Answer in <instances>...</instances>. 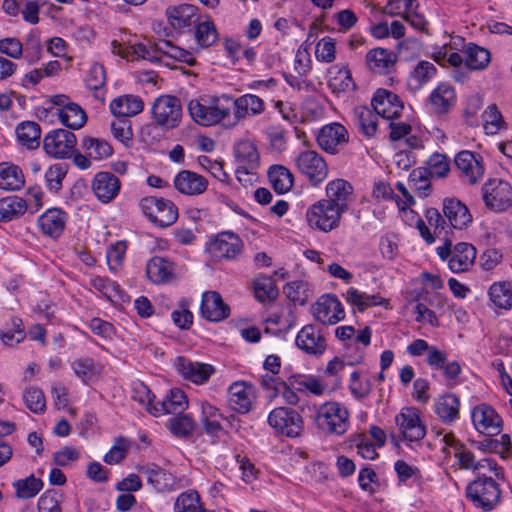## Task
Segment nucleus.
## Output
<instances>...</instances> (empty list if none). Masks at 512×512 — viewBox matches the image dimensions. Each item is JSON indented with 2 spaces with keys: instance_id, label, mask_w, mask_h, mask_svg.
I'll list each match as a JSON object with an SVG mask.
<instances>
[{
  "instance_id": "obj_1",
  "label": "nucleus",
  "mask_w": 512,
  "mask_h": 512,
  "mask_svg": "<svg viewBox=\"0 0 512 512\" xmlns=\"http://www.w3.org/2000/svg\"><path fill=\"white\" fill-rule=\"evenodd\" d=\"M188 111L191 118L201 126H212L221 122L229 125L231 120L230 96L222 95L204 105L198 100H191L188 104Z\"/></svg>"
},
{
  "instance_id": "obj_2",
  "label": "nucleus",
  "mask_w": 512,
  "mask_h": 512,
  "mask_svg": "<svg viewBox=\"0 0 512 512\" xmlns=\"http://www.w3.org/2000/svg\"><path fill=\"white\" fill-rule=\"evenodd\" d=\"M466 497L476 508L483 511L494 509L501 498V490L498 483L486 474V471L478 475L470 482L465 490Z\"/></svg>"
},
{
  "instance_id": "obj_3",
  "label": "nucleus",
  "mask_w": 512,
  "mask_h": 512,
  "mask_svg": "<svg viewBox=\"0 0 512 512\" xmlns=\"http://www.w3.org/2000/svg\"><path fill=\"white\" fill-rule=\"evenodd\" d=\"M315 423L323 433L340 436L348 430L349 412L338 402H326L318 408Z\"/></svg>"
},
{
  "instance_id": "obj_4",
  "label": "nucleus",
  "mask_w": 512,
  "mask_h": 512,
  "mask_svg": "<svg viewBox=\"0 0 512 512\" xmlns=\"http://www.w3.org/2000/svg\"><path fill=\"white\" fill-rule=\"evenodd\" d=\"M139 205L144 215L161 228L171 226L178 219V209L169 199L147 196L140 200Z\"/></svg>"
},
{
  "instance_id": "obj_5",
  "label": "nucleus",
  "mask_w": 512,
  "mask_h": 512,
  "mask_svg": "<svg viewBox=\"0 0 512 512\" xmlns=\"http://www.w3.org/2000/svg\"><path fill=\"white\" fill-rule=\"evenodd\" d=\"M342 213L323 199L315 202L306 211V221L310 228L327 233L340 226Z\"/></svg>"
},
{
  "instance_id": "obj_6",
  "label": "nucleus",
  "mask_w": 512,
  "mask_h": 512,
  "mask_svg": "<svg viewBox=\"0 0 512 512\" xmlns=\"http://www.w3.org/2000/svg\"><path fill=\"white\" fill-rule=\"evenodd\" d=\"M152 115L158 126L165 129H173L177 127L181 121V102L175 96L162 95L155 100Z\"/></svg>"
},
{
  "instance_id": "obj_7",
  "label": "nucleus",
  "mask_w": 512,
  "mask_h": 512,
  "mask_svg": "<svg viewBox=\"0 0 512 512\" xmlns=\"http://www.w3.org/2000/svg\"><path fill=\"white\" fill-rule=\"evenodd\" d=\"M268 423L279 433L291 438L299 437L304 427L302 416L297 411L286 407L273 409L268 416Z\"/></svg>"
},
{
  "instance_id": "obj_8",
  "label": "nucleus",
  "mask_w": 512,
  "mask_h": 512,
  "mask_svg": "<svg viewBox=\"0 0 512 512\" xmlns=\"http://www.w3.org/2000/svg\"><path fill=\"white\" fill-rule=\"evenodd\" d=\"M77 139L73 132L65 129L50 131L43 140L45 152L55 158L71 157L75 152Z\"/></svg>"
},
{
  "instance_id": "obj_9",
  "label": "nucleus",
  "mask_w": 512,
  "mask_h": 512,
  "mask_svg": "<svg viewBox=\"0 0 512 512\" xmlns=\"http://www.w3.org/2000/svg\"><path fill=\"white\" fill-rule=\"evenodd\" d=\"M296 165L313 186H317L328 176L327 164L316 151L306 150L301 152L296 158Z\"/></svg>"
},
{
  "instance_id": "obj_10",
  "label": "nucleus",
  "mask_w": 512,
  "mask_h": 512,
  "mask_svg": "<svg viewBox=\"0 0 512 512\" xmlns=\"http://www.w3.org/2000/svg\"><path fill=\"white\" fill-rule=\"evenodd\" d=\"M482 191L486 206L493 211H504L512 204V188L506 181L490 180Z\"/></svg>"
},
{
  "instance_id": "obj_11",
  "label": "nucleus",
  "mask_w": 512,
  "mask_h": 512,
  "mask_svg": "<svg viewBox=\"0 0 512 512\" xmlns=\"http://www.w3.org/2000/svg\"><path fill=\"white\" fill-rule=\"evenodd\" d=\"M471 418L475 429L486 436L498 435L502 430V418L493 407L487 404L474 407Z\"/></svg>"
},
{
  "instance_id": "obj_12",
  "label": "nucleus",
  "mask_w": 512,
  "mask_h": 512,
  "mask_svg": "<svg viewBox=\"0 0 512 512\" xmlns=\"http://www.w3.org/2000/svg\"><path fill=\"white\" fill-rule=\"evenodd\" d=\"M402 438L409 442H418L426 435V428L420 420L417 409L405 407L395 417Z\"/></svg>"
},
{
  "instance_id": "obj_13",
  "label": "nucleus",
  "mask_w": 512,
  "mask_h": 512,
  "mask_svg": "<svg viewBox=\"0 0 512 512\" xmlns=\"http://www.w3.org/2000/svg\"><path fill=\"white\" fill-rule=\"evenodd\" d=\"M353 192V186L348 181L337 178L328 182L325 189L326 198L323 200L344 214L353 202Z\"/></svg>"
},
{
  "instance_id": "obj_14",
  "label": "nucleus",
  "mask_w": 512,
  "mask_h": 512,
  "mask_svg": "<svg viewBox=\"0 0 512 512\" xmlns=\"http://www.w3.org/2000/svg\"><path fill=\"white\" fill-rule=\"evenodd\" d=\"M313 315L324 325H334L344 319L345 311L335 295L326 294L319 297L313 306Z\"/></svg>"
},
{
  "instance_id": "obj_15",
  "label": "nucleus",
  "mask_w": 512,
  "mask_h": 512,
  "mask_svg": "<svg viewBox=\"0 0 512 512\" xmlns=\"http://www.w3.org/2000/svg\"><path fill=\"white\" fill-rule=\"evenodd\" d=\"M347 129L340 123L334 122L323 126L317 135V143L324 151L335 154L339 148L348 143Z\"/></svg>"
},
{
  "instance_id": "obj_16",
  "label": "nucleus",
  "mask_w": 512,
  "mask_h": 512,
  "mask_svg": "<svg viewBox=\"0 0 512 512\" xmlns=\"http://www.w3.org/2000/svg\"><path fill=\"white\" fill-rule=\"evenodd\" d=\"M455 457L458 459L460 468L471 469L481 475L484 471L494 472L497 478H503L502 468L497 466L495 460L491 458H483L476 460L475 455L464 445H459L455 451Z\"/></svg>"
},
{
  "instance_id": "obj_17",
  "label": "nucleus",
  "mask_w": 512,
  "mask_h": 512,
  "mask_svg": "<svg viewBox=\"0 0 512 512\" xmlns=\"http://www.w3.org/2000/svg\"><path fill=\"white\" fill-rule=\"evenodd\" d=\"M210 250L215 258L235 259L243 250V241L237 234L225 231L217 235L211 243Z\"/></svg>"
},
{
  "instance_id": "obj_18",
  "label": "nucleus",
  "mask_w": 512,
  "mask_h": 512,
  "mask_svg": "<svg viewBox=\"0 0 512 512\" xmlns=\"http://www.w3.org/2000/svg\"><path fill=\"white\" fill-rule=\"evenodd\" d=\"M174 366L177 372L186 380L195 384H203L215 372L213 366L205 363L192 362L191 360L179 356L175 359Z\"/></svg>"
},
{
  "instance_id": "obj_19",
  "label": "nucleus",
  "mask_w": 512,
  "mask_h": 512,
  "mask_svg": "<svg viewBox=\"0 0 512 512\" xmlns=\"http://www.w3.org/2000/svg\"><path fill=\"white\" fill-rule=\"evenodd\" d=\"M295 343L305 353L315 356L322 355L327 346L321 331L312 324L304 326L298 332Z\"/></svg>"
},
{
  "instance_id": "obj_20",
  "label": "nucleus",
  "mask_w": 512,
  "mask_h": 512,
  "mask_svg": "<svg viewBox=\"0 0 512 512\" xmlns=\"http://www.w3.org/2000/svg\"><path fill=\"white\" fill-rule=\"evenodd\" d=\"M455 165L460 171L461 177L471 185L477 183L484 174L481 158L467 150L456 155Z\"/></svg>"
},
{
  "instance_id": "obj_21",
  "label": "nucleus",
  "mask_w": 512,
  "mask_h": 512,
  "mask_svg": "<svg viewBox=\"0 0 512 512\" xmlns=\"http://www.w3.org/2000/svg\"><path fill=\"white\" fill-rule=\"evenodd\" d=\"M201 314L208 321L220 322L229 317L230 308L217 291H207L202 295Z\"/></svg>"
},
{
  "instance_id": "obj_22",
  "label": "nucleus",
  "mask_w": 512,
  "mask_h": 512,
  "mask_svg": "<svg viewBox=\"0 0 512 512\" xmlns=\"http://www.w3.org/2000/svg\"><path fill=\"white\" fill-rule=\"evenodd\" d=\"M228 402L232 410L245 414L252 409L255 401L253 387L245 382H234L228 390Z\"/></svg>"
},
{
  "instance_id": "obj_23",
  "label": "nucleus",
  "mask_w": 512,
  "mask_h": 512,
  "mask_svg": "<svg viewBox=\"0 0 512 512\" xmlns=\"http://www.w3.org/2000/svg\"><path fill=\"white\" fill-rule=\"evenodd\" d=\"M377 115L393 119L400 115L403 104L399 97L391 91L378 89L371 102Z\"/></svg>"
},
{
  "instance_id": "obj_24",
  "label": "nucleus",
  "mask_w": 512,
  "mask_h": 512,
  "mask_svg": "<svg viewBox=\"0 0 512 512\" xmlns=\"http://www.w3.org/2000/svg\"><path fill=\"white\" fill-rule=\"evenodd\" d=\"M207 186L206 178L190 170H182L174 177L175 189L184 195H200L206 191Z\"/></svg>"
},
{
  "instance_id": "obj_25",
  "label": "nucleus",
  "mask_w": 512,
  "mask_h": 512,
  "mask_svg": "<svg viewBox=\"0 0 512 512\" xmlns=\"http://www.w3.org/2000/svg\"><path fill=\"white\" fill-rule=\"evenodd\" d=\"M231 110H233V119L229 125L235 126L240 120L244 119L249 111L253 115L260 114L264 110V102L256 95L246 94L237 99L230 97Z\"/></svg>"
},
{
  "instance_id": "obj_26",
  "label": "nucleus",
  "mask_w": 512,
  "mask_h": 512,
  "mask_svg": "<svg viewBox=\"0 0 512 512\" xmlns=\"http://www.w3.org/2000/svg\"><path fill=\"white\" fill-rule=\"evenodd\" d=\"M120 185V180L113 173L100 172L96 174L92 188L94 194L100 201L108 203L117 196Z\"/></svg>"
},
{
  "instance_id": "obj_27",
  "label": "nucleus",
  "mask_w": 512,
  "mask_h": 512,
  "mask_svg": "<svg viewBox=\"0 0 512 512\" xmlns=\"http://www.w3.org/2000/svg\"><path fill=\"white\" fill-rule=\"evenodd\" d=\"M443 214L455 229L466 228L472 222L468 207L456 198H447L443 202Z\"/></svg>"
},
{
  "instance_id": "obj_28",
  "label": "nucleus",
  "mask_w": 512,
  "mask_h": 512,
  "mask_svg": "<svg viewBox=\"0 0 512 512\" xmlns=\"http://www.w3.org/2000/svg\"><path fill=\"white\" fill-rule=\"evenodd\" d=\"M397 62L396 54L385 48H374L366 54V64L374 73L388 74Z\"/></svg>"
},
{
  "instance_id": "obj_29",
  "label": "nucleus",
  "mask_w": 512,
  "mask_h": 512,
  "mask_svg": "<svg viewBox=\"0 0 512 512\" xmlns=\"http://www.w3.org/2000/svg\"><path fill=\"white\" fill-rule=\"evenodd\" d=\"M475 258V247L469 243L460 242L453 247L448 266L454 273L465 272L473 265Z\"/></svg>"
},
{
  "instance_id": "obj_30",
  "label": "nucleus",
  "mask_w": 512,
  "mask_h": 512,
  "mask_svg": "<svg viewBox=\"0 0 512 512\" xmlns=\"http://www.w3.org/2000/svg\"><path fill=\"white\" fill-rule=\"evenodd\" d=\"M197 7L190 4H181L168 7L166 15L170 25L174 29H183L195 25L198 22Z\"/></svg>"
},
{
  "instance_id": "obj_31",
  "label": "nucleus",
  "mask_w": 512,
  "mask_h": 512,
  "mask_svg": "<svg viewBox=\"0 0 512 512\" xmlns=\"http://www.w3.org/2000/svg\"><path fill=\"white\" fill-rule=\"evenodd\" d=\"M67 216L59 208L48 209L38 219V224L45 235L53 238L59 237L66 224Z\"/></svg>"
},
{
  "instance_id": "obj_32",
  "label": "nucleus",
  "mask_w": 512,
  "mask_h": 512,
  "mask_svg": "<svg viewBox=\"0 0 512 512\" xmlns=\"http://www.w3.org/2000/svg\"><path fill=\"white\" fill-rule=\"evenodd\" d=\"M144 108V103L139 96L123 95L115 98L110 103V110L115 118L133 117Z\"/></svg>"
},
{
  "instance_id": "obj_33",
  "label": "nucleus",
  "mask_w": 512,
  "mask_h": 512,
  "mask_svg": "<svg viewBox=\"0 0 512 512\" xmlns=\"http://www.w3.org/2000/svg\"><path fill=\"white\" fill-rule=\"evenodd\" d=\"M188 406L187 397L184 392L178 388L171 389L165 399L150 410V414L159 416L161 414H180Z\"/></svg>"
},
{
  "instance_id": "obj_34",
  "label": "nucleus",
  "mask_w": 512,
  "mask_h": 512,
  "mask_svg": "<svg viewBox=\"0 0 512 512\" xmlns=\"http://www.w3.org/2000/svg\"><path fill=\"white\" fill-rule=\"evenodd\" d=\"M429 101L435 113H447L455 104V91L451 85L442 83L432 91Z\"/></svg>"
},
{
  "instance_id": "obj_35",
  "label": "nucleus",
  "mask_w": 512,
  "mask_h": 512,
  "mask_svg": "<svg viewBox=\"0 0 512 512\" xmlns=\"http://www.w3.org/2000/svg\"><path fill=\"white\" fill-rule=\"evenodd\" d=\"M173 263L163 257H153L146 267V273L150 281L155 284L169 282L173 278Z\"/></svg>"
},
{
  "instance_id": "obj_36",
  "label": "nucleus",
  "mask_w": 512,
  "mask_h": 512,
  "mask_svg": "<svg viewBox=\"0 0 512 512\" xmlns=\"http://www.w3.org/2000/svg\"><path fill=\"white\" fill-rule=\"evenodd\" d=\"M328 76V86L333 93L350 92L355 88L351 73L346 66H332L328 70Z\"/></svg>"
},
{
  "instance_id": "obj_37",
  "label": "nucleus",
  "mask_w": 512,
  "mask_h": 512,
  "mask_svg": "<svg viewBox=\"0 0 512 512\" xmlns=\"http://www.w3.org/2000/svg\"><path fill=\"white\" fill-rule=\"evenodd\" d=\"M16 136L18 142L28 148L35 149L40 145L41 128L34 121H23L16 126Z\"/></svg>"
},
{
  "instance_id": "obj_38",
  "label": "nucleus",
  "mask_w": 512,
  "mask_h": 512,
  "mask_svg": "<svg viewBox=\"0 0 512 512\" xmlns=\"http://www.w3.org/2000/svg\"><path fill=\"white\" fill-rule=\"evenodd\" d=\"M22 170L13 164L0 163V189L19 190L24 186Z\"/></svg>"
},
{
  "instance_id": "obj_39",
  "label": "nucleus",
  "mask_w": 512,
  "mask_h": 512,
  "mask_svg": "<svg viewBox=\"0 0 512 512\" xmlns=\"http://www.w3.org/2000/svg\"><path fill=\"white\" fill-rule=\"evenodd\" d=\"M269 181L278 194H284L293 186L294 176L289 169L282 165H273L268 170Z\"/></svg>"
},
{
  "instance_id": "obj_40",
  "label": "nucleus",
  "mask_w": 512,
  "mask_h": 512,
  "mask_svg": "<svg viewBox=\"0 0 512 512\" xmlns=\"http://www.w3.org/2000/svg\"><path fill=\"white\" fill-rule=\"evenodd\" d=\"M60 122L70 129H79L87 121L85 111L76 103L64 105L58 112Z\"/></svg>"
},
{
  "instance_id": "obj_41",
  "label": "nucleus",
  "mask_w": 512,
  "mask_h": 512,
  "mask_svg": "<svg viewBox=\"0 0 512 512\" xmlns=\"http://www.w3.org/2000/svg\"><path fill=\"white\" fill-rule=\"evenodd\" d=\"M459 399L453 394L440 397L435 403V412L445 423H451L459 415Z\"/></svg>"
},
{
  "instance_id": "obj_42",
  "label": "nucleus",
  "mask_w": 512,
  "mask_h": 512,
  "mask_svg": "<svg viewBox=\"0 0 512 512\" xmlns=\"http://www.w3.org/2000/svg\"><path fill=\"white\" fill-rule=\"evenodd\" d=\"M27 210L26 201L18 196L0 199V221L6 222L22 216Z\"/></svg>"
},
{
  "instance_id": "obj_43",
  "label": "nucleus",
  "mask_w": 512,
  "mask_h": 512,
  "mask_svg": "<svg viewBox=\"0 0 512 512\" xmlns=\"http://www.w3.org/2000/svg\"><path fill=\"white\" fill-rule=\"evenodd\" d=\"M234 153L239 165H248V168L259 166V153L253 142L249 140L239 141L235 145Z\"/></svg>"
},
{
  "instance_id": "obj_44",
  "label": "nucleus",
  "mask_w": 512,
  "mask_h": 512,
  "mask_svg": "<svg viewBox=\"0 0 512 512\" xmlns=\"http://www.w3.org/2000/svg\"><path fill=\"white\" fill-rule=\"evenodd\" d=\"M465 64L471 70H481L490 62V53L487 49L474 43H468L464 51Z\"/></svg>"
},
{
  "instance_id": "obj_45",
  "label": "nucleus",
  "mask_w": 512,
  "mask_h": 512,
  "mask_svg": "<svg viewBox=\"0 0 512 512\" xmlns=\"http://www.w3.org/2000/svg\"><path fill=\"white\" fill-rule=\"evenodd\" d=\"M490 300L495 306L502 309L512 307V284L510 282H498L489 289Z\"/></svg>"
},
{
  "instance_id": "obj_46",
  "label": "nucleus",
  "mask_w": 512,
  "mask_h": 512,
  "mask_svg": "<svg viewBox=\"0 0 512 512\" xmlns=\"http://www.w3.org/2000/svg\"><path fill=\"white\" fill-rule=\"evenodd\" d=\"M147 481L158 491L169 489L173 486V477L157 465H151L143 469Z\"/></svg>"
},
{
  "instance_id": "obj_47",
  "label": "nucleus",
  "mask_w": 512,
  "mask_h": 512,
  "mask_svg": "<svg viewBox=\"0 0 512 512\" xmlns=\"http://www.w3.org/2000/svg\"><path fill=\"white\" fill-rule=\"evenodd\" d=\"M82 148L89 158L95 160L107 158L113 152L111 145L107 141L93 137H85L82 141Z\"/></svg>"
},
{
  "instance_id": "obj_48",
  "label": "nucleus",
  "mask_w": 512,
  "mask_h": 512,
  "mask_svg": "<svg viewBox=\"0 0 512 512\" xmlns=\"http://www.w3.org/2000/svg\"><path fill=\"white\" fill-rule=\"evenodd\" d=\"M359 130L366 136L372 137L377 131L378 116L367 107H358L354 111Z\"/></svg>"
},
{
  "instance_id": "obj_49",
  "label": "nucleus",
  "mask_w": 512,
  "mask_h": 512,
  "mask_svg": "<svg viewBox=\"0 0 512 512\" xmlns=\"http://www.w3.org/2000/svg\"><path fill=\"white\" fill-rule=\"evenodd\" d=\"M436 74V67L429 61H420L409 78V86L415 90L420 89Z\"/></svg>"
},
{
  "instance_id": "obj_50",
  "label": "nucleus",
  "mask_w": 512,
  "mask_h": 512,
  "mask_svg": "<svg viewBox=\"0 0 512 512\" xmlns=\"http://www.w3.org/2000/svg\"><path fill=\"white\" fill-rule=\"evenodd\" d=\"M106 83V72L102 65L94 63L89 70L86 78L87 87L94 91L95 98L99 100L104 99L102 88Z\"/></svg>"
},
{
  "instance_id": "obj_51",
  "label": "nucleus",
  "mask_w": 512,
  "mask_h": 512,
  "mask_svg": "<svg viewBox=\"0 0 512 512\" xmlns=\"http://www.w3.org/2000/svg\"><path fill=\"white\" fill-rule=\"evenodd\" d=\"M194 26V36L197 43L201 47H210L216 42L218 38V33L214 23L211 20L196 22Z\"/></svg>"
},
{
  "instance_id": "obj_52",
  "label": "nucleus",
  "mask_w": 512,
  "mask_h": 512,
  "mask_svg": "<svg viewBox=\"0 0 512 512\" xmlns=\"http://www.w3.org/2000/svg\"><path fill=\"white\" fill-rule=\"evenodd\" d=\"M16 490V496L22 499H30L36 496L43 487L41 479L34 477L33 475L17 480L13 483Z\"/></svg>"
},
{
  "instance_id": "obj_53",
  "label": "nucleus",
  "mask_w": 512,
  "mask_h": 512,
  "mask_svg": "<svg viewBox=\"0 0 512 512\" xmlns=\"http://www.w3.org/2000/svg\"><path fill=\"white\" fill-rule=\"evenodd\" d=\"M255 297L260 302L271 301L278 297V289L271 277H259L254 281Z\"/></svg>"
},
{
  "instance_id": "obj_54",
  "label": "nucleus",
  "mask_w": 512,
  "mask_h": 512,
  "mask_svg": "<svg viewBox=\"0 0 512 512\" xmlns=\"http://www.w3.org/2000/svg\"><path fill=\"white\" fill-rule=\"evenodd\" d=\"M90 285L107 299L114 301L121 298L120 286L107 277L95 276L90 279Z\"/></svg>"
},
{
  "instance_id": "obj_55",
  "label": "nucleus",
  "mask_w": 512,
  "mask_h": 512,
  "mask_svg": "<svg viewBox=\"0 0 512 512\" xmlns=\"http://www.w3.org/2000/svg\"><path fill=\"white\" fill-rule=\"evenodd\" d=\"M483 128L488 135H494L504 127V121L495 104L489 105L482 114Z\"/></svg>"
},
{
  "instance_id": "obj_56",
  "label": "nucleus",
  "mask_w": 512,
  "mask_h": 512,
  "mask_svg": "<svg viewBox=\"0 0 512 512\" xmlns=\"http://www.w3.org/2000/svg\"><path fill=\"white\" fill-rule=\"evenodd\" d=\"M345 299L347 302L357 306L359 311H364L367 307L381 303V298L378 295H368L353 287L347 290Z\"/></svg>"
},
{
  "instance_id": "obj_57",
  "label": "nucleus",
  "mask_w": 512,
  "mask_h": 512,
  "mask_svg": "<svg viewBox=\"0 0 512 512\" xmlns=\"http://www.w3.org/2000/svg\"><path fill=\"white\" fill-rule=\"evenodd\" d=\"M26 407L33 413L41 414L46 409V399L42 390L38 387H29L23 393Z\"/></svg>"
},
{
  "instance_id": "obj_58",
  "label": "nucleus",
  "mask_w": 512,
  "mask_h": 512,
  "mask_svg": "<svg viewBox=\"0 0 512 512\" xmlns=\"http://www.w3.org/2000/svg\"><path fill=\"white\" fill-rule=\"evenodd\" d=\"M175 512H201L200 496L196 491H187L178 496Z\"/></svg>"
},
{
  "instance_id": "obj_59",
  "label": "nucleus",
  "mask_w": 512,
  "mask_h": 512,
  "mask_svg": "<svg viewBox=\"0 0 512 512\" xmlns=\"http://www.w3.org/2000/svg\"><path fill=\"white\" fill-rule=\"evenodd\" d=\"M425 169L428 174L432 177L443 178L447 176L450 171V162L446 155L441 153L432 154L428 161Z\"/></svg>"
},
{
  "instance_id": "obj_60",
  "label": "nucleus",
  "mask_w": 512,
  "mask_h": 512,
  "mask_svg": "<svg viewBox=\"0 0 512 512\" xmlns=\"http://www.w3.org/2000/svg\"><path fill=\"white\" fill-rule=\"evenodd\" d=\"M72 369L75 374L87 383L96 377L99 373V368L95 362L90 358H79L72 362Z\"/></svg>"
},
{
  "instance_id": "obj_61",
  "label": "nucleus",
  "mask_w": 512,
  "mask_h": 512,
  "mask_svg": "<svg viewBox=\"0 0 512 512\" xmlns=\"http://www.w3.org/2000/svg\"><path fill=\"white\" fill-rule=\"evenodd\" d=\"M430 177L425 168L420 167L411 172L409 182L420 197L428 196L431 187Z\"/></svg>"
},
{
  "instance_id": "obj_62",
  "label": "nucleus",
  "mask_w": 512,
  "mask_h": 512,
  "mask_svg": "<svg viewBox=\"0 0 512 512\" xmlns=\"http://www.w3.org/2000/svg\"><path fill=\"white\" fill-rule=\"evenodd\" d=\"M111 130H112L113 136L118 141L123 143L125 146L130 145V143L132 141V137H133V132H132V128H131V121L129 119L116 118L111 123Z\"/></svg>"
},
{
  "instance_id": "obj_63",
  "label": "nucleus",
  "mask_w": 512,
  "mask_h": 512,
  "mask_svg": "<svg viewBox=\"0 0 512 512\" xmlns=\"http://www.w3.org/2000/svg\"><path fill=\"white\" fill-rule=\"evenodd\" d=\"M67 174V167L64 164H55L51 166L45 173V179L48 188L57 192L61 189L62 181Z\"/></svg>"
},
{
  "instance_id": "obj_64",
  "label": "nucleus",
  "mask_w": 512,
  "mask_h": 512,
  "mask_svg": "<svg viewBox=\"0 0 512 512\" xmlns=\"http://www.w3.org/2000/svg\"><path fill=\"white\" fill-rule=\"evenodd\" d=\"M336 47L335 41L331 37H324L318 41L315 49L317 60L330 63L335 59Z\"/></svg>"
}]
</instances>
